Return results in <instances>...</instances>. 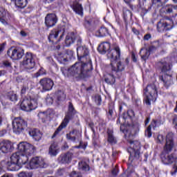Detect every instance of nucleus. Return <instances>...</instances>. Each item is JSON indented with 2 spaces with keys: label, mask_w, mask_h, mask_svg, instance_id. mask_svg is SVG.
Wrapping results in <instances>:
<instances>
[{
  "label": "nucleus",
  "mask_w": 177,
  "mask_h": 177,
  "mask_svg": "<svg viewBox=\"0 0 177 177\" xmlns=\"http://www.w3.org/2000/svg\"><path fill=\"white\" fill-rule=\"evenodd\" d=\"M77 59L80 62H76L71 68L66 69V67H62L61 71L64 77H77L79 78H86L89 77V72L93 70L92 61L82 62V59L89 55V50L86 46H79L77 48Z\"/></svg>",
  "instance_id": "f257e3e1"
},
{
  "label": "nucleus",
  "mask_w": 177,
  "mask_h": 177,
  "mask_svg": "<svg viewBox=\"0 0 177 177\" xmlns=\"http://www.w3.org/2000/svg\"><path fill=\"white\" fill-rule=\"evenodd\" d=\"M17 149L19 151L10 156L11 162H7L8 171H19L22 165L27 164L28 157L35 153V147L27 142H19Z\"/></svg>",
  "instance_id": "f03ea898"
},
{
  "label": "nucleus",
  "mask_w": 177,
  "mask_h": 177,
  "mask_svg": "<svg viewBox=\"0 0 177 177\" xmlns=\"http://www.w3.org/2000/svg\"><path fill=\"white\" fill-rule=\"evenodd\" d=\"M174 152H172L174 151ZM160 160L165 165H173L171 171V175H176L177 173V153L174 141V133L170 132L167 134L165 143L160 155Z\"/></svg>",
  "instance_id": "7ed1b4c3"
},
{
  "label": "nucleus",
  "mask_w": 177,
  "mask_h": 177,
  "mask_svg": "<svg viewBox=\"0 0 177 177\" xmlns=\"http://www.w3.org/2000/svg\"><path fill=\"white\" fill-rule=\"evenodd\" d=\"M108 57L111 59V66L112 73H121L125 70V65L121 62V49L118 46H115L109 51Z\"/></svg>",
  "instance_id": "20e7f679"
},
{
  "label": "nucleus",
  "mask_w": 177,
  "mask_h": 177,
  "mask_svg": "<svg viewBox=\"0 0 177 177\" xmlns=\"http://www.w3.org/2000/svg\"><path fill=\"white\" fill-rule=\"evenodd\" d=\"M158 67L160 68L164 75L160 76V81L163 82V86L166 89H169L174 85V77H172V64L162 60L158 63Z\"/></svg>",
  "instance_id": "39448f33"
},
{
  "label": "nucleus",
  "mask_w": 177,
  "mask_h": 177,
  "mask_svg": "<svg viewBox=\"0 0 177 177\" xmlns=\"http://www.w3.org/2000/svg\"><path fill=\"white\" fill-rule=\"evenodd\" d=\"M130 147L127 149L130 156L129 158V164L132 165V162L140 158V142L138 140H128Z\"/></svg>",
  "instance_id": "423d86ee"
},
{
  "label": "nucleus",
  "mask_w": 177,
  "mask_h": 177,
  "mask_svg": "<svg viewBox=\"0 0 177 177\" xmlns=\"http://www.w3.org/2000/svg\"><path fill=\"white\" fill-rule=\"evenodd\" d=\"M77 114V111L75 110V108H74V105L73 104V102H69L68 106V111L65 115V118L62 122V124L59 126V127L57 129L55 132L54 133L53 138H55L63 128H66L67 125L68 124V122H70V120H73L74 118V116Z\"/></svg>",
  "instance_id": "0eeeda50"
},
{
  "label": "nucleus",
  "mask_w": 177,
  "mask_h": 177,
  "mask_svg": "<svg viewBox=\"0 0 177 177\" xmlns=\"http://www.w3.org/2000/svg\"><path fill=\"white\" fill-rule=\"evenodd\" d=\"M144 102L147 106H151V101L157 99L158 92L157 91V86L154 83L148 84L146 88L144 89Z\"/></svg>",
  "instance_id": "6e6552de"
},
{
  "label": "nucleus",
  "mask_w": 177,
  "mask_h": 177,
  "mask_svg": "<svg viewBox=\"0 0 177 177\" xmlns=\"http://www.w3.org/2000/svg\"><path fill=\"white\" fill-rule=\"evenodd\" d=\"M27 121L20 117L15 118L12 120V132L15 133V135L23 133L24 130L27 129Z\"/></svg>",
  "instance_id": "1a4fd4ad"
},
{
  "label": "nucleus",
  "mask_w": 177,
  "mask_h": 177,
  "mask_svg": "<svg viewBox=\"0 0 177 177\" xmlns=\"http://www.w3.org/2000/svg\"><path fill=\"white\" fill-rule=\"evenodd\" d=\"M35 64L34 55L31 53L27 52L22 61V66H24V68L26 71H30V70L35 68Z\"/></svg>",
  "instance_id": "9d476101"
},
{
  "label": "nucleus",
  "mask_w": 177,
  "mask_h": 177,
  "mask_svg": "<svg viewBox=\"0 0 177 177\" xmlns=\"http://www.w3.org/2000/svg\"><path fill=\"white\" fill-rule=\"evenodd\" d=\"M62 30L53 29L50 32L48 35L49 42L55 44V42H59L64 37V26H62Z\"/></svg>",
  "instance_id": "9b49d317"
},
{
  "label": "nucleus",
  "mask_w": 177,
  "mask_h": 177,
  "mask_svg": "<svg viewBox=\"0 0 177 177\" xmlns=\"http://www.w3.org/2000/svg\"><path fill=\"white\" fill-rule=\"evenodd\" d=\"M37 104L34 100L31 98L25 97L22 100L20 107L24 111H32L37 109Z\"/></svg>",
  "instance_id": "f8f14e48"
},
{
  "label": "nucleus",
  "mask_w": 177,
  "mask_h": 177,
  "mask_svg": "<svg viewBox=\"0 0 177 177\" xmlns=\"http://www.w3.org/2000/svg\"><path fill=\"white\" fill-rule=\"evenodd\" d=\"M29 166L30 169H37V168H46L48 164H46L45 159L43 158L36 156L30 160Z\"/></svg>",
  "instance_id": "ddd939ff"
},
{
  "label": "nucleus",
  "mask_w": 177,
  "mask_h": 177,
  "mask_svg": "<svg viewBox=\"0 0 177 177\" xmlns=\"http://www.w3.org/2000/svg\"><path fill=\"white\" fill-rule=\"evenodd\" d=\"M7 55L12 60H20L24 56V49L21 48H10L7 51Z\"/></svg>",
  "instance_id": "4468645a"
},
{
  "label": "nucleus",
  "mask_w": 177,
  "mask_h": 177,
  "mask_svg": "<svg viewBox=\"0 0 177 177\" xmlns=\"http://www.w3.org/2000/svg\"><path fill=\"white\" fill-rule=\"evenodd\" d=\"M120 131L125 133V136L129 139H132L138 132H139V129L138 127H133L129 126L125 129V125L121 124L120 125Z\"/></svg>",
  "instance_id": "2eb2a0df"
},
{
  "label": "nucleus",
  "mask_w": 177,
  "mask_h": 177,
  "mask_svg": "<svg viewBox=\"0 0 177 177\" xmlns=\"http://www.w3.org/2000/svg\"><path fill=\"white\" fill-rule=\"evenodd\" d=\"M39 84L41 85L43 91L45 92L52 91L55 82L49 77H44L39 80Z\"/></svg>",
  "instance_id": "dca6fc26"
},
{
  "label": "nucleus",
  "mask_w": 177,
  "mask_h": 177,
  "mask_svg": "<svg viewBox=\"0 0 177 177\" xmlns=\"http://www.w3.org/2000/svg\"><path fill=\"white\" fill-rule=\"evenodd\" d=\"M13 149V144L9 140H3L0 142V151L4 154L10 153Z\"/></svg>",
  "instance_id": "f3484780"
},
{
  "label": "nucleus",
  "mask_w": 177,
  "mask_h": 177,
  "mask_svg": "<svg viewBox=\"0 0 177 177\" xmlns=\"http://www.w3.org/2000/svg\"><path fill=\"white\" fill-rule=\"evenodd\" d=\"M57 23V16L55 14H48L45 17V24L48 28L55 27Z\"/></svg>",
  "instance_id": "a211bd4d"
},
{
  "label": "nucleus",
  "mask_w": 177,
  "mask_h": 177,
  "mask_svg": "<svg viewBox=\"0 0 177 177\" xmlns=\"http://www.w3.org/2000/svg\"><path fill=\"white\" fill-rule=\"evenodd\" d=\"M71 160H73V152L71 151H68L58 158V161L61 164H70Z\"/></svg>",
  "instance_id": "6ab92c4d"
},
{
  "label": "nucleus",
  "mask_w": 177,
  "mask_h": 177,
  "mask_svg": "<svg viewBox=\"0 0 177 177\" xmlns=\"http://www.w3.org/2000/svg\"><path fill=\"white\" fill-rule=\"evenodd\" d=\"M96 23H97L96 18L88 16L84 18V26L87 30H91Z\"/></svg>",
  "instance_id": "aec40b11"
},
{
  "label": "nucleus",
  "mask_w": 177,
  "mask_h": 177,
  "mask_svg": "<svg viewBox=\"0 0 177 177\" xmlns=\"http://www.w3.org/2000/svg\"><path fill=\"white\" fill-rule=\"evenodd\" d=\"M157 30L158 32H165L172 30V26L168 24L167 22L160 21L157 24Z\"/></svg>",
  "instance_id": "412c9836"
},
{
  "label": "nucleus",
  "mask_w": 177,
  "mask_h": 177,
  "mask_svg": "<svg viewBox=\"0 0 177 177\" xmlns=\"http://www.w3.org/2000/svg\"><path fill=\"white\" fill-rule=\"evenodd\" d=\"M29 135L32 136L36 142L41 140L42 138V133L37 129H33L29 131Z\"/></svg>",
  "instance_id": "4be33fe9"
},
{
  "label": "nucleus",
  "mask_w": 177,
  "mask_h": 177,
  "mask_svg": "<svg viewBox=\"0 0 177 177\" xmlns=\"http://www.w3.org/2000/svg\"><path fill=\"white\" fill-rule=\"evenodd\" d=\"M97 50L102 55H104L106 53V52H109L110 50V43L109 42H103L102 43L98 48Z\"/></svg>",
  "instance_id": "5701e85b"
},
{
  "label": "nucleus",
  "mask_w": 177,
  "mask_h": 177,
  "mask_svg": "<svg viewBox=\"0 0 177 177\" xmlns=\"http://www.w3.org/2000/svg\"><path fill=\"white\" fill-rule=\"evenodd\" d=\"M72 9L77 15H79L80 16H84V8H82V5L80 3H74L72 6Z\"/></svg>",
  "instance_id": "b1692460"
},
{
  "label": "nucleus",
  "mask_w": 177,
  "mask_h": 177,
  "mask_svg": "<svg viewBox=\"0 0 177 177\" xmlns=\"http://www.w3.org/2000/svg\"><path fill=\"white\" fill-rule=\"evenodd\" d=\"M75 41V34L74 32L68 33L65 39V44L66 46H70Z\"/></svg>",
  "instance_id": "393cba45"
},
{
  "label": "nucleus",
  "mask_w": 177,
  "mask_h": 177,
  "mask_svg": "<svg viewBox=\"0 0 177 177\" xmlns=\"http://www.w3.org/2000/svg\"><path fill=\"white\" fill-rule=\"evenodd\" d=\"M109 34V29L104 26H101L95 32L96 37H107Z\"/></svg>",
  "instance_id": "a878e982"
},
{
  "label": "nucleus",
  "mask_w": 177,
  "mask_h": 177,
  "mask_svg": "<svg viewBox=\"0 0 177 177\" xmlns=\"http://www.w3.org/2000/svg\"><path fill=\"white\" fill-rule=\"evenodd\" d=\"M119 73L121 72H118L116 73L112 72V74H108L107 76L104 78L105 82H106V84L109 85H113V84H115V77H114V74H118Z\"/></svg>",
  "instance_id": "bb28decb"
},
{
  "label": "nucleus",
  "mask_w": 177,
  "mask_h": 177,
  "mask_svg": "<svg viewBox=\"0 0 177 177\" xmlns=\"http://www.w3.org/2000/svg\"><path fill=\"white\" fill-rule=\"evenodd\" d=\"M57 142H53L49 147L48 154L51 156V157H55L57 156Z\"/></svg>",
  "instance_id": "cd10ccee"
},
{
  "label": "nucleus",
  "mask_w": 177,
  "mask_h": 177,
  "mask_svg": "<svg viewBox=\"0 0 177 177\" xmlns=\"http://www.w3.org/2000/svg\"><path fill=\"white\" fill-rule=\"evenodd\" d=\"M66 93H64V91L59 90L56 93V97H57V104H59L61 102H64L66 100Z\"/></svg>",
  "instance_id": "c85d7f7f"
},
{
  "label": "nucleus",
  "mask_w": 177,
  "mask_h": 177,
  "mask_svg": "<svg viewBox=\"0 0 177 177\" xmlns=\"http://www.w3.org/2000/svg\"><path fill=\"white\" fill-rule=\"evenodd\" d=\"M113 133V130L111 129L107 130L108 142L109 143H111V145H115L117 143V138L114 136Z\"/></svg>",
  "instance_id": "c756f323"
},
{
  "label": "nucleus",
  "mask_w": 177,
  "mask_h": 177,
  "mask_svg": "<svg viewBox=\"0 0 177 177\" xmlns=\"http://www.w3.org/2000/svg\"><path fill=\"white\" fill-rule=\"evenodd\" d=\"M140 55L141 56V59L146 62V60H147V59H149V57L150 56V53L147 48H141L140 51Z\"/></svg>",
  "instance_id": "7c9ffc66"
},
{
  "label": "nucleus",
  "mask_w": 177,
  "mask_h": 177,
  "mask_svg": "<svg viewBox=\"0 0 177 177\" xmlns=\"http://www.w3.org/2000/svg\"><path fill=\"white\" fill-rule=\"evenodd\" d=\"M78 169H80V171L87 172V171H89V165L84 160H82V162H79Z\"/></svg>",
  "instance_id": "2f4dec72"
},
{
  "label": "nucleus",
  "mask_w": 177,
  "mask_h": 177,
  "mask_svg": "<svg viewBox=\"0 0 177 177\" xmlns=\"http://www.w3.org/2000/svg\"><path fill=\"white\" fill-rule=\"evenodd\" d=\"M15 2L17 8H21V9L26 8L27 6V3H28L27 0H15Z\"/></svg>",
  "instance_id": "473e14b6"
},
{
  "label": "nucleus",
  "mask_w": 177,
  "mask_h": 177,
  "mask_svg": "<svg viewBox=\"0 0 177 177\" xmlns=\"http://www.w3.org/2000/svg\"><path fill=\"white\" fill-rule=\"evenodd\" d=\"M162 124H164V121H162L161 117H159L156 120H153L150 125L153 127V128H156V127H160V125H162Z\"/></svg>",
  "instance_id": "72a5a7b5"
},
{
  "label": "nucleus",
  "mask_w": 177,
  "mask_h": 177,
  "mask_svg": "<svg viewBox=\"0 0 177 177\" xmlns=\"http://www.w3.org/2000/svg\"><path fill=\"white\" fill-rule=\"evenodd\" d=\"M6 97L11 102H17V94L15 93V92L10 91L7 93Z\"/></svg>",
  "instance_id": "f704fd0d"
},
{
  "label": "nucleus",
  "mask_w": 177,
  "mask_h": 177,
  "mask_svg": "<svg viewBox=\"0 0 177 177\" xmlns=\"http://www.w3.org/2000/svg\"><path fill=\"white\" fill-rule=\"evenodd\" d=\"M123 17L124 20H128V19H132V12L127 9V8H123Z\"/></svg>",
  "instance_id": "c9c22d12"
},
{
  "label": "nucleus",
  "mask_w": 177,
  "mask_h": 177,
  "mask_svg": "<svg viewBox=\"0 0 177 177\" xmlns=\"http://www.w3.org/2000/svg\"><path fill=\"white\" fill-rule=\"evenodd\" d=\"M57 60L59 63H61V64H63L67 62V57H66V54L60 53L59 54L57 57Z\"/></svg>",
  "instance_id": "e433bc0d"
},
{
  "label": "nucleus",
  "mask_w": 177,
  "mask_h": 177,
  "mask_svg": "<svg viewBox=\"0 0 177 177\" xmlns=\"http://www.w3.org/2000/svg\"><path fill=\"white\" fill-rule=\"evenodd\" d=\"M37 117L41 120L42 122H46V118H48V113L46 112H39Z\"/></svg>",
  "instance_id": "4c0bfd02"
},
{
  "label": "nucleus",
  "mask_w": 177,
  "mask_h": 177,
  "mask_svg": "<svg viewBox=\"0 0 177 177\" xmlns=\"http://www.w3.org/2000/svg\"><path fill=\"white\" fill-rule=\"evenodd\" d=\"M113 114H114V105L113 104H109V111L107 113V116L109 120L113 118Z\"/></svg>",
  "instance_id": "58836bf2"
},
{
  "label": "nucleus",
  "mask_w": 177,
  "mask_h": 177,
  "mask_svg": "<svg viewBox=\"0 0 177 177\" xmlns=\"http://www.w3.org/2000/svg\"><path fill=\"white\" fill-rule=\"evenodd\" d=\"M74 133H75V130H73L69 133H67L66 139H68V140H71V142H75L77 138H75V136H71V135H74Z\"/></svg>",
  "instance_id": "ea45409f"
},
{
  "label": "nucleus",
  "mask_w": 177,
  "mask_h": 177,
  "mask_svg": "<svg viewBox=\"0 0 177 177\" xmlns=\"http://www.w3.org/2000/svg\"><path fill=\"white\" fill-rule=\"evenodd\" d=\"M168 0H152V3L153 5H157V6H162L165 3H167Z\"/></svg>",
  "instance_id": "a19ab883"
},
{
  "label": "nucleus",
  "mask_w": 177,
  "mask_h": 177,
  "mask_svg": "<svg viewBox=\"0 0 177 177\" xmlns=\"http://www.w3.org/2000/svg\"><path fill=\"white\" fill-rule=\"evenodd\" d=\"M9 12L3 7H0V17H8Z\"/></svg>",
  "instance_id": "79ce46f5"
},
{
  "label": "nucleus",
  "mask_w": 177,
  "mask_h": 177,
  "mask_svg": "<svg viewBox=\"0 0 177 177\" xmlns=\"http://www.w3.org/2000/svg\"><path fill=\"white\" fill-rule=\"evenodd\" d=\"M46 70H45L44 68H40V69L35 74V77L38 78V77H40V75H46Z\"/></svg>",
  "instance_id": "37998d69"
},
{
  "label": "nucleus",
  "mask_w": 177,
  "mask_h": 177,
  "mask_svg": "<svg viewBox=\"0 0 177 177\" xmlns=\"http://www.w3.org/2000/svg\"><path fill=\"white\" fill-rule=\"evenodd\" d=\"M46 102L48 106H50V104H53V97L48 95L46 97Z\"/></svg>",
  "instance_id": "c03bdc74"
},
{
  "label": "nucleus",
  "mask_w": 177,
  "mask_h": 177,
  "mask_svg": "<svg viewBox=\"0 0 177 177\" xmlns=\"http://www.w3.org/2000/svg\"><path fill=\"white\" fill-rule=\"evenodd\" d=\"M145 136L151 138V125L150 124L145 131Z\"/></svg>",
  "instance_id": "a18cd8bd"
},
{
  "label": "nucleus",
  "mask_w": 177,
  "mask_h": 177,
  "mask_svg": "<svg viewBox=\"0 0 177 177\" xmlns=\"http://www.w3.org/2000/svg\"><path fill=\"white\" fill-rule=\"evenodd\" d=\"M70 177H82V175L77 171H73L70 174Z\"/></svg>",
  "instance_id": "49530a36"
},
{
  "label": "nucleus",
  "mask_w": 177,
  "mask_h": 177,
  "mask_svg": "<svg viewBox=\"0 0 177 177\" xmlns=\"http://www.w3.org/2000/svg\"><path fill=\"white\" fill-rule=\"evenodd\" d=\"M18 176L19 177H31L30 174H28V173H27L26 171H22V172L19 173Z\"/></svg>",
  "instance_id": "de8ad7c7"
},
{
  "label": "nucleus",
  "mask_w": 177,
  "mask_h": 177,
  "mask_svg": "<svg viewBox=\"0 0 177 177\" xmlns=\"http://www.w3.org/2000/svg\"><path fill=\"white\" fill-rule=\"evenodd\" d=\"M164 142V136L162 135H158L157 137V143H163Z\"/></svg>",
  "instance_id": "09e8293b"
},
{
  "label": "nucleus",
  "mask_w": 177,
  "mask_h": 177,
  "mask_svg": "<svg viewBox=\"0 0 177 177\" xmlns=\"http://www.w3.org/2000/svg\"><path fill=\"white\" fill-rule=\"evenodd\" d=\"M147 50H149V53H154V52L157 50V48L154 46H151L149 47V48H147Z\"/></svg>",
  "instance_id": "8fccbe9b"
},
{
  "label": "nucleus",
  "mask_w": 177,
  "mask_h": 177,
  "mask_svg": "<svg viewBox=\"0 0 177 177\" xmlns=\"http://www.w3.org/2000/svg\"><path fill=\"white\" fill-rule=\"evenodd\" d=\"M5 46H6V42L0 44V55H2L3 50H5Z\"/></svg>",
  "instance_id": "3c124183"
},
{
  "label": "nucleus",
  "mask_w": 177,
  "mask_h": 177,
  "mask_svg": "<svg viewBox=\"0 0 177 177\" xmlns=\"http://www.w3.org/2000/svg\"><path fill=\"white\" fill-rule=\"evenodd\" d=\"M28 89V87H27L26 85H24L21 89V95H26V92H27Z\"/></svg>",
  "instance_id": "603ef678"
},
{
  "label": "nucleus",
  "mask_w": 177,
  "mask_h": 177,
  "mask_svg": "<svg viewBox=\"0 0 177 177\" xmlns=\"http://www.w3.org/2000/svg\"><path fill=\"white\" fill-rule=\"evenodd\" d=\"M3 66L6 68L12 67V64L9 61H3Z\"/></svg>",
  "instance_id": "864d4df0"
},
{
  "label": "nucleus",
  "mask_w": 177,
  "mask_h": 177,
  "mask_svg": "<svg viewBox=\"0 0 177 177\" xmlns=\"http://www.w3.org/2000/svg\"><path fill=\"white\" fill-rule=\"evenodd\" d=\"M172 121H173V124H174V127L176 128H177V115H173Z\"/></svg>",
  "instance_id": "5fc2aeb1"
},
{
  "label": "nucleus",
  "mask_w": 177,
  "mask_h": 177,
  "mask_svg": "<svg viewBox=\"0 0 177 177\" xmlns=\"http://www.w3.org/2000/svg\"><path fill=\"white\" fill-rule=\"evenodd\" d=\"M88 127L91 128L92 132L95 133V129L93 128V127H95V124L93 123V122H91L90 123H88Z\"/></svg>",
  "instance_id": "6e6d98bb"
},
{
  "label": "nucleus",
  "mask_w": 177,
  "mask_h": 177,
  "mask_svg": "<svg viewBox=\"0 0 177 177\" xmlns=\"http://www.w3.org/2000/svg\"><path fill=\"white\" fill-rule=\"evenodd\" d=\"M0 21L4 26H6V24H8V21H6V17H0Z\"/></svg>",
  "instance_id": "4d7b16f0"
},
{
  "label": "nucleus",
  "mask_w": 177,
  "mask_h": 177,
  "mask_svg": "<svg viewBox=\"0 0 177 177\" xmlns=\"http://www.w3.org/2000/svg\"><path fill=\"white\" fill-rule=\"evenodd\" d=\"M112 175H113V176H117V175H118V169H117L116 167L113 169Z\"/></svg>",
  "instance_id": "13d9d810"
},
{
  "label": "nucleus",
  "mask_w": 177,
  "mask_h": 177,
  "mask_svg": "<svg viewBox=\"0 0 177 177\" xmlns=\"http://www.w3.org/2000/svg\"><path fill=\"white\" fill-rule=\"evenodd\" d=\"M57 175H59V176H62V175H64V169H59L57 171Z\"/></svg>",
  "instance_id": "bf43d9fd"
},
{
  "label": "nucleus",
  "mask_w": 177,
  "mask_h": 177,
  "mask_svg": "<svg viewBox=\"0 0 177 177\" xmlns=\"http://www.w3.org/2000/svg\"><path fill=\"white\" fill-rule=\"evenodd\" d=\"M150 38H151V35H150V34H147L144 36L145 41H149V39H150Z\"/></svg>",
  "instance_id": "052dcab7"
},
{
  "label": "nucleus",
  "mask_w": 177,
  "mask_h": 177,
  "mask_svg": "<svg viewBox=\"0 0 177 177\" xmlns=\"http://www.w3.org/2000/svg\"><path fill=\"white\" fill-rule=\"evenodd\" d=\"M127 115L130 118L132 117V115H134L133 111L132 109L128 110L127 111Z\"/></svg>",
  "instance_id": "680f3d73"
},
{
  "label": "nucleus",
  "mask_w": 177,
  "mask_h": 177,
  "mask_svg": "<svg viewBox=\"0 0 177 177\" xmlns=\"http://www.w3.org/2000/svg\"><path fill=\"white\" fill-rule=\"evenodd\" d=\"M124 109H127V105L125 104H122L119 106V111L120 113H121V111H122V110H124Z\"/></svg>",
  "instance_id": "e2e57ef3"
},
{
  "label": "nucleus",
  "mask_w": 177,
  "mask_h": 177,
  "mask_svg": "<svg viewBox=\"0 0 177 177\" xmlns=\"http://www.w3.org/2000/svg\"><path fill=\"white\" fill-rule=\"evenodd\" d=\"M7 131L6 129H3L0 131V138L6 135Z\"/></svg>",
  "instance_id": "0e129e2a"
},
{
  "label": "nucleus",
  "mask_w": 177,
  "mask_h": 177,
  "mask_svg": "<svg viewBox=\"0 0 177 177\" xmlns=\"http://www.w3.org/2000/svg\"><path fill=\"white\" fill-rule=\"evenodd\" d=\"M131 59H132L133 62H134L135 63H136V62H138V59H136V55H135V53H132Z\"/></svg>",
  "instance_id": "69168bd1"
},
{
  "label": "nucleus",
  "mask_w": 177,
  "mask_h": 177,
  "mask_svg": "<svg viewBox=\"0 0 177 177\" xmlns=\"http://www.w3.org/2000/svg\"><path fill=\"white\" fill-rule=\"evenodd\" d=\"M132 31L134 34H136V35H139L140 34V32L139 30H138V29L135 28H132Z\"/></svg>",
  "instance_id": "338daca9"
},
{
  "label": "nucleus",
  "mask_w": 177,
  "mask_h": 177,
  "mask_svg": "<svg viewBox=\"0 0 177 177\" xmlns=\"http://www.w3.org/2000/svg\"><path fill=\"white\" fill-rule=\"evenodd\" d=\"M20 35H21V37H27V32H26L24 30H21V31L20 32Z\"/></svg>",
  "instance_id": "774afa93"
}]
</instances>
